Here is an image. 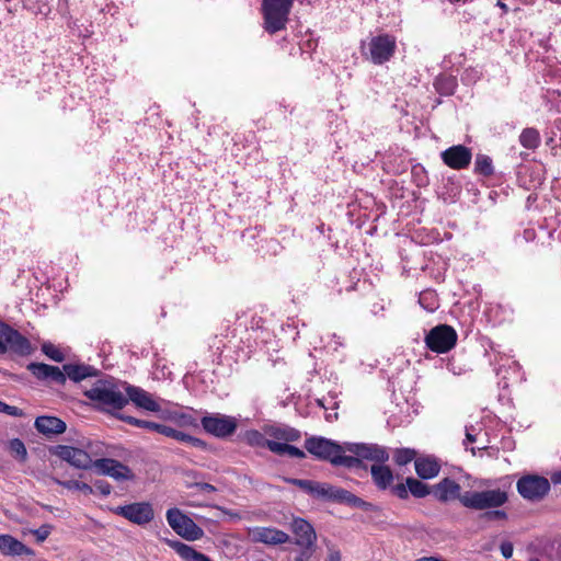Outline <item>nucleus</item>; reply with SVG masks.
I'll return each mask as SVG.
<instances>
[{
	"mask_svg": "<svg viewBox=\"0 0 561 561\" xmlns=\"http://www.w3.org/2000/svg\"><path fill=\"white\" fill-rule=\"evenodd\" d=\"M114 512L127 520L140 526L150 523L154 517L153 508L151 504L147 502H137L118 506Z\"/></svg>",
	"mask_w": 561,
	"mask_h": 561,
	"instance_id": "nucleus-12",
	"label": "nucleus"
},
{
	"mask_svg": "<svg viewBox=\"0 0 561 561\" xmlns=\"http://www.w3.org/2000/svg\"><path fill=\"white\" fill-rule=\"evenodd\" d=\"M0 412L2 413H5L8 415H11V416H23V411L18 408V407H14V405H9L2 401H0Z\"/></svg>",
	"mask_w": 561,
	"mask_h": 561,
	"instance_id": "nucleus-46",
	"label": "nucleus"
},
{
	"mask_svg": "<svg viewBox=\"0 0 561 561\" xmlns=\"http://www.w3.org/2000/svg\"><path fill=\"white\" fill-rule=\"evenodd\" d=\"M500 550L505 559H510L514 551L513 543L511 541H503L500 546Z\"/></svg>",
	"mask_w": 561,
	"mask_h": 561,
	"instance_id": "nucleus-48",
	"label": "nucleus"
},
{
	"mask_svg": "<svg viewBox=\"0 0 561 561\" xmlns=\"http://www.w3.org/2000/svg\"><path fill=\"white\" fill-rule=\"evenodd\" d=\"M83 448H78L67 445H57L51 449V453L78 469H89L93 467V457L99 455L98 450L93 449L92 443L82 444Z\"/></svg>",
	"mask_w": 561,
	"mask_h": 561,
	"instance_id": "nucleus-5",
	"label": "nucleus"
},
{
	"mask_svg": "<svg viewBox=\"0 0 561 561\" xmlns=\"http://www.w3.org/2000/svg\"><path fill=\"white\" fill-rule=\"evenodd\" d=\"M93 468H95L99 474L108 476L116 481H128L134 478L131 470L127 466L112 458L94 460Z\"/></svg>",
	"mask_w": 561,
	"mask_h": 561,
	"instance_id": "nucleus-13",
	"label": "nucleus"
},
{
	"mask_svg": "<svg viewBox=\"0 0 561 561\" xmlns=\"http://www.w3.org/2000/svg\"><path fill=\"white\" fill-rule=\"evenodd\" d=\"M250 537L254 542H262L265 545H280L289 540V536L279 529L268 527H254L250 529Z\"/></svg>",
	"mask_w": 561,
	"mask_h": 561,
	"instance_id": "nucleus-18",
	"label": "nucleus"
},
{
	"mask_svg": "<svg viewBox=\"0 0 561 561\" xmlns=\"http://www.w3.org/2000/svg\"><path fill=\"white\" fill-rule=\"evenodd\" d=\"M201 423L205 432L219 438L232 435L238 427L236 417L219 413L203 416Z\"/></svg>",
	"mask_w": 561,
	"mask_h": 561,
	"instance_id": "nucleus-11",
	"label": "nucleus"
},
{
	"mask_svg": "<svg viewBox=\"0 0 561 561\" xmlns=\"http://www.w3.org/2000/svg\"><path fill=\"white\" fill-rule=\"evenodd\" d=\"M27 369L39 380H51L56 383L64 385L66 376L57 366H50L44 363H31Z\"/></svg>",
	"mask_w": 561,
	"mask_h": 561,
	"instance_id": "nucleus-20",
	"label": "nucleus"
},
{
	"mask_svg": "<svg viewBox=\"0 0 561 561\" xmlns=\"http://www.w3.org/2000/svg\"><path fill=\"white\" fill-rule=\"evenodd\" d=\"M325 561H341V553L339 550L330 549Z\"/></svg>",
	"mask_w": 561,
	"mask_h": 561,
	"instance_id": "nucleus-55",
	"label": "nucleus"
},
{
	"mask_svg": "<svg viewBox=\"0 0 561 561\" xmlns=\"http://www.w3.org/2000/svg\"><path fill=\"white\" fill-rule=\"evenodd\" d=\"M169 405H171V402H169L164 399H161L160 411H158L156 413L159 415V417H161L163 420L173 421V419L175 417L174 415L176 414L178 410L171 409V408H169ZM172 407H176V405L172 404Z\"/></svg>",
	"mask_w": 561,
	"mask_h": 561,
	"instance_id": "nucleus-40",
	"label": "nucleus"
},
{
	"mask_svg": "<svg viewBox=\"0 0 561 561\" xmlns=\"http://www.w3.org/2000/svg\"><path fill=\"white\" fill-rule=\"evenodd\" d=\"M497 7H500L503 10L504 13H506L508 11L507 5L504 2H502V1L497 2Z\"/></svg>",
	"mask_w": 561,
	"mask_h": 561,
	"instance_id": "nucleus-58",
	"label": "nucleus"
},
{
	"mask_svg": "<svg viewBox=\"0 0 561 561\" xmlns=\"http://www.w3.org/2000/svg\"><path fill=\"white\" fill-rule=\"evenodd\" d=\"M419 302L426 311L433 312L438 308V299L433 290H424L420 294Z\"/></svg>",
	"mask_w": 561,
	"mask_h": 561,
	"instance_id": "nucleus-34",
	"label": "nucleus"
},
{
	"mask_svg": "<svg viewBox=\"0 0 561 561\" xmlns=\"http://www.w3.org/2000/svg\"><path fill=\"white\" fill-rule=\"evenodd\" d=\"M0 344L2 345L0 355L12 353L19 356H27L34 351L27 337L4 322L3 325H0Z\"/></svg>",
	"mask_w": 561,
	"mask_h": 561,
	"instance_id": "nucleus-6",
	"label": "nucleus"
},
{
	"mask_svg": "<svg viewBox=\"0 0 561 561\" xmlns=\"http://www.w3.org/2000/svg\"><path fill=\"white\" fill-rule=\"evenodd\" d=\"M416 453L411 448L397 449L393 459L399 466H404L415 459Z\"/></svg>",
	"mask_w": 561,
	"mask_h": 561,
	"instance_id": "nucleus-39",
	"label": "nucleus"
},
{
	"mask_svg": "<svg viewBox=\"0 0 561 561\" xmlns=\"http://www.w3.org/2000/svg\"><path fill=\"white\" fill-rule=\"evenodd\" d=\"M476 435L472 433L471 428H466V439L463 440V445L467 447L468 444H472L476 442Z\"/></svg>",
	"mask_w": 561,
	"mask_h": 561,
	"instance_id": "nucleus-54",
	"label": "nucleus"
},
{
	"mask_svg": "<svg viewBox=\"0 0 561 561\" xmlns=\"http://www.w3.org/2000/svg\"><path fill=\"white\" fill-rule=\"evenodd\" d=\"M83 394L100 410L112 412L123 409L128 399L113 378L98 379Z\"/></svg>",
	"mask_w": 561,
	"mask_h": 561,
	"instance_id": "nucleus-1",
	"label": "nucleus"
},
{
	"mask_svg": "<svg viewBox=\"0 0 561 561\" xmlns=\"http://www.w3.org/2000/svg\"><path fill=\"white\" fill-rule=\"evenodd\" d=\"M405 483L409 492L415 497H424L430 493L427 485L420 480L408 478Z\"/></svg>",
	"mask_w": 561,
	"mask_h": 561,
	"instance_id": "nucleus-37",
	"label": "nucleus"
},
{
	"mask_svg": "<svg viewBox=\"0 0 561 561\" xmlns=\"http://www.w3.org/2000/svg\"><path fill=\"white\" fill-rule=\"evenodd\" d=\"M442 160L446 165L455 170L467 168L472 159V152L469 148L457 145L453 146L440 153Z\"/></svg>",
	"mask_w": 561,
	"mask_h": 561,
	"instance_id": "nucleus-17",
	"label": "nucleus"
},
{
	"mask_svg": "<svg viewBox=\"0 0 561 561\" xmlns=\"http://www.w3.org/2000/svg\"><path fill=\"white\" fill-rule=\"evenodd\" d=\"M49 533L50 531L48 526H42L34 531L38 541H44L49 536Z\"/></svg>",
	"mask_w": 561,
	"mask_h": 561,
	"instance_id": "nucleus-51",
	"label": "nucleus"
},
{
	"mask_svg": "<svg viewBox=\"0 0 561 561\" xmlns=\"http://www.w3.org/2000/svg\"><path fill=\"white\" fill-rule=\"evenodd\" d=\"M291 530L296 537L297 546H316L317 535L310 523L304 518H294Z\"/></svg>",
	"mask_w": 561,
	"mask_h": 561,
	"instance_id": "nucleus-19",
	"label": "nucleus"
},
{
	"mask_svg": "<svg viewBox=\"0 0 561 561\" xmlns=\"http://www.w3.org/2000/svg\"><path fill=\"white\" fill-rule=\"evenodd\" d=\"M265 431L249 430L243 434V440L251 447L267 448L271 439L266 438Z\"/></svg>",
	"mask_w": 561,
	"mask_h": 561,
	"instance_id": "nucleus-30",
	"label": "nucleus"
},
{
	"mask_svg": "<svg viewBox=\"0 0 561 561\" xmlns=\"http://www.w3.org/2000/svg\"><path fill=\"white\" fill-rule=\"evenodd\" d=\"M174 416L175 417L173 419L172 422L176 423L180 426H193L196 424L195 419L187 413L178 411Z\"/></svg>",
	"mask_w": 561,
	"mask_h": 561,
	"instance_id": "nucleus-44",
	"label": "nucleus"
},
{
	"mask_svg": "<svg viewBox=\"0 0 561 561\" xmlns=\"http://www.w3.org/2000/svg\"><path fill=\"white\" fill-rule=\"evenodd\" d=\"M474 171L484 176H489L493 173L492 159L485 154H477L474 161Z\"/></svg>",
	"mask_w": 561,
	"mask_h": 561,
	"instance_id": "nucleus-33",
	"label": "nucleus"
},
{
	"mask_svg": "<svg viewBox=\"0 0 561 561\" xmlns=\"http://www.w3.org/2000/svg\"><path fill=\"white\" fill-rule=\"evenodd\" d=\"M347 450L352 451L359 460L375 461V465L383 463L389 459L387 449L376 444H347Z\"/></svg>",
	"mask_w": 561,
	"mask_h": 561,
	"instance_id": "nucleus-15",
	"label": "nucleus"
},
{
	"mask_svg": "<svg viewBox=\"0 0 561 561\" xmlns=\"http://www.w3.org/2000/svg\"><path fill=\"white\" fill-rule=\"evenodd\" d=\"M319 497L337 503L348 504L354 507H363L366 505L365 501L348 492L347 490L328 483H322Z\"/></svg>",
	"mask_w": 561,
	"mask_h": 561,
	"instance_id": "nucleus-16",
	"label": "nucleus"
},
{
	"mask_svg": "<svg viewBox=\"0 0 561 561\" xmlns=\"http://www.w3.org/2000/svg\"><path fill=\"white\" fill-rule=\"evenodd\" d=\"M9 450L13 457H15L18 460L22 462H24L27 458L25 445L19 438H14L9 442Z\"/></svg>",
	"mask_w": 561,
	"mask_h": 561,
	"instance_id": "nucleus-38",
	"label": "nucleus"
},
{
	"mask_svg": "<svg viewBox=\"0 0 561 561\" xmlns=\"http://www.w3.org/2000/svg\"><path fill=\"white\" fill-rule=\"evenodd\" d=\"M485 516L489 519H506L507 518V514L504 511H500V510L488 512L485 514Z\"/></svg>",
	"mask_w": 561,
	"mask_h": 561,
	"instance_id": "nucleus-52",
	"label": "nucleus"
},
{
	"mask_svg": "<svg viewBox=\"0 0 561 561\" xmlns=\"http://www.w3.org/2000/svg\"><path fill=\"white\" fill-rule=\"evenodd\" d=\"M265 434L276 442H296L300 438L299 431L287 425L265 426Z\"/></svg>",
	"mask_w": 561,
	"mask_h": 561,
	"instance_id": "nucleus-24",
	"label": "nucleus"
},
{
	"mask_svg": "<svg viewBox=\"0 0 561 561\" xmlns=\"http://www.w3.org/2000/svg\"><path fill=\"white\" fill-rule=\"evenodd\" d=\"M148 431L157 432L161 435H164L167 437L174 438L179 442H188L194 446H199L202 444V440L198 438H195L188 434H185L181 431H178L173 427L151 422L150 428Z\"/></svg>",
	"mask_w": 561,
	"mask_h": 561,
	"instance_id": "nucleus-25",
	"label": "nucleus"
},
{
	"mask_svg": "<svg viewBox=\"0 0 561 561\" xmlns=\"http://www.w3.org/2000/svg\"><path fill=\"white\" fill-rule=\"evenodd\" d=\"M424 341L432 352L443 354L456 345L457 333L450 325L439 324L428 331Z\"/></svg>",
	"mask_w": 561,
	"mask_h": 561,
	"instance_id": "nucleus-7",
	"label": "nucleus"
},
{
	"mask_svg": "<svg viewBox=\"0 0 561 561\" xmlns=\"http://www.w3.org/2000/svg\"><path fill=\"white\" fill-rule=\"evenodd\" d=\"M337 414L334 413V414H328L325 417L328 421H332L333 419H336Z\"/></svg>",
	"mask_w": 561,
	"mask_h": 561,
	"instance_id": "nucleus-59",
	"label": "nucleus"
},
{
	"mask_svg": "<svg viewBox=\"0 0 561 561\" xmlns=\"http://www.w3.org/2000/svg\"><path fill=\"white\" fill-rule=\"evenodd\" d=\"M125 391L128 401L130 400L137 408L153 413L160 411V401L162 398H156L145 389L128 383H125Z\"/></svg>",
	"mask_w": 561,
	"mask_h": 561,
	"instance_id": "nucleus-14",
	"label": "nucleus"
},
{
	"mask_svg": "<svg viewBox=\"0 0 561 561\" xmlns=\"http://www.w3.org/2000/svg\"><path fill=\"white\" fill-rule=\"evenodd\" d=\"M55 483L68 489V490H76V491H81L82 493L84 494H92L93 493V488L84 482H80V481H77V480H67V481H62V480H59V479H56L54 478L53 479Z\"/></svg>",
	"mask_w": 561,
	"mask_h": 561,
	"instance_id": "nucleus-36",
	"label": "nucleus"
},
{
	"mask_svg": "<svg viewBox=\"0 0 561 561\" xmlns=\"http://www.w3.org/2000/svg\"><path fill=\"white\" fill-rule=\"evenodd\" d=\"M291 484L302 489L307 493L318 496L320 495V490L322 486V483L313 482L310 480H302V479H290L288 480Z\"/></svg>",
	"mask_w": 561,
	"mask_h": 561,
	"instance_id": "nucleus-35",
	"label": "nucleus"
},
{
	"mask_svg": "<svg viewBox=\"0 0 561 561\" xmlns=\"http://www.w3.org/2000/svg\"><path fill=\"white\" fill-rule=\"evenodd\" d=\"M172 547L185 561H211L206 554L196 551L193 547L183 542H174Z\"/></svg>",
	"mask_w": 561,
	"mask_h": 561,
	"instance_id": "nucleus-29",
	"label": "nucleus"
},
{
	"mask_svg": "<svg viewBox=\"0 0 561 561\" xmlns=\"http://www.w3.org/2000/svg\"><path fill=\"white\" fill-rule=\"evenodd\" d=\"M393 492L394 494L400 497V499H407L408 497V494H409V489L407 486V484H397L394 488H393Z\"/></svg>",
	"mask_w": 561,
	"mask_h": 561,
	"instance_id": "nucleus-50",
	"label": "nucleus"
},
{
	"mask_svg": "<svg viewBox=\"0 0 561 561\" xmlns=\"http://www.w3.org/2000/svg\"><path fill=\"white\" fill-rule=\"evenodd\" d=\"M508 488L510 484L491 490L466 492L460 497V502L463 506L477 511L497 508L508 501Z\"/></svg>",
	"mask_w": 561,
	"mask_h": 561,
	"instance_id": "nucleus-4",
	"label": "nucleus"
},
{
	"mask_svg": "<svg viewBox=\"0 0 561 561\" xmlns=\"http://www.w3.org/2000/svg\"><path fill=\"white\" fill-rule=\"evenodd\" d=\"M287 443L288 442H283V440H280V442L270 440L267 448L274 454L285 455V454H287V449L289 446V444H287Z\"/></svg>",
	"mask_w": 561,
	"mask_h": 561,
	"instance_id": "nucleus-45",
	"label": "nucleus"
},
{
	"mask_svg": "<svg viewBox=\"0 0 561 561\" xmlns=\"http://www.w3.org/2000/svg\"><path fill=\"white\" fill-rule=\"evenodd\" d=\"M460 491V484L449 478L443 479L433 488L434 496L440 502H450L457 499L460 501L462 496Z\"/></svg>",
	"mask_w": 561,
	"mask_h": 561,
	"instance_id": "nucleus-21",
	"label": "nucleus"
},
{
	"mask_svg": "<svg viewBox=\"0 0 561 561\" xmlns=\"http://www.w3.org/2000/svg\"><path fill=\"white\" fill-rule=\"evenodd\" d=\"M417 476L422 479H432L439 472L440 466L434 457H420L414 460Z\"/></svg>",
	"mask_w": 561,
	"mask_h": 561,
	"instance_id": "nucleus-26",
	"label": "nucleus"
},
{
	"mask_svg": "<svg viewBox=\"0 0 561 561\" xmlns=\"http://www.w3.org/2000/svg\"><path fill=\"white\" fill-rule=\"evenodd\" d=\"M397 48L396 37L389 34L374 36L367 43V56L374 65H382L391 59Z\"/></svg>",
	"mask_w": 561,
	"mask_h": 561,
	"instance_id": "nucleus-8",
	"label": "nucleus"
},
{
	"mask_svg": "<svg viewBox=\"0 0 561 561\" xmlns=\"http://www.w3.org/2000/svg\"><path fill=\"white\" fill-rule=\"evenodd\" d=\"M516 488L523 499L537 502L548 494L550 482L547 478L538 474H526L518 479Z\"/></svg>",
	"mask_w": 561,
	"mask_h": 561,
	"instance_id": "nucleus-9",
	"label": "nucleus"
},
{
	"mask_svg": "<svg viewBox=\"0 0 561 561\" xmlns=\"http://www.w3.org/2000/svg\"><path fill=\"white\" fill-rule=\"evenodd\" d=\"M0 325H3V322L0 321ZM0 350H2V345L0 344Z\"/></svg>",
	"mask_w": 561,
	"mask_h": 561,
	"instance_id": "nucleus-61",
	"label": "nucleus"
},
{
	"mask_svg": "<svg viewBox=\"0 0 561 561\" xmlns=\"http://www.w3.org/2000/svg\"><path fill=\"white\" fill-rule=\"evenodd\" d=\"M201 491L203 492H215L216 488L209 483H199L197 484Z\"/></svg>",
	"mask_w": 561,
	"mask_h": 561,
	"instance_id": "nucleus-56",
	"label": "nucleus"
},
{
	"mask_svg": "<svg viewBox=\"0 0 561 561\" xmlns=\"http://www.w3.org/2000/svg\"><path fill=\"white\" fill-rule=\"evenodd\" d=\"M306 449L314 457L328 460L334 466H343L346 468H358L359 460L354 456L344 454V448L333 440L324 437H311L306 439Z\"/></svg>",
	"mask_w": 561,
	"mask_h": 561,
	"instance_id": "nucleus-2",
	"label": "nucleus"
},
{
	"mask_svg": "<svg viewBox=\"0 0 561 561\" xmlns=\"http://www.w3.org/2000/svg\"><path fill=\"white\" fill-rule=\"evenodd\" d=\"M519 142L526 149H536L540 144L539 131L531 127L525 128L519 135Z\"/></svg>",
	"mask_w": 561,
	"mask_h": 561,
	"instance_id": "nucleus-31",
	"label": "nucleus"
},
{
	"mask_svg": "<svg viewBox=\"0 0 561 561\" xmlns=\"http://www.w3.org/2000/svg\"><path fill=\"white\" fill-rule=\"evenodd\" d=\"M435 89L445 95L453 94L456 88V80L453 77L440 76L435 79Z\"/></svg>",
	"mask_w": 561,
	"mask_h": 561,
	"instance_id": "nucleus-32",
	"label": "nucleus"
},
{
	"mask_svg": "<svg viewBox=\"0 0 561 561\" xmlns=\"http://www.w3.org/2000/svg\"><path fill=\"white\" fill-rule=\"evenodd\" d=\"M42 351L46 356H48L50 359L55 362L64 360L62 352L51 343H44L42 345Z\"/></svg>",
	"mask_w": 561,
	"mask_h": 561,
	"instance_id": "nucleus-41",
	"label": "nucleus"
},
{
	"mask_svg": "<svg viewBox=\"0 0 561 561\" xmlns=\"http://www.w3.org/2000/svg\"><path fill=\"white\" fill-rule=\"evenodd\" d=\"M550 479L553 484H561V470L553 472Z\"/></svg>",
	"mask_w": 561,
	"mask_h": 561,
	"instance_id": "nucleus-57",
	"label": "nucleus"
},
{
	"mask_svg": "<svg viewBox=\"0 0 561 561\" xmlns=\"http://www.w3.org/2000/svg\"><path fill=\"white\" fill-rule=\"evenodd\" d=\"M374 483L380 490H386L393 482V473L391 469L383 463L373 465L370 468Z\"/></svg>",
	"mask_w": 561,
	"mask_h": 561,
	"instance_id": "nucleus-28",
	"label": "nucleus"
},
{
	"mask_svg": "<svg viewBox=\"0 0 561 561\" xmlns=\"http://www.w3.org/2000/svg\"><path fill=\"white\" fill-rule=\"evenodd\" d=\"M294 0H262L263 28L275 34L286 28Z\"/></svg>",
	"mask_w": 561,
	"mask_h": 561,
	"instance_id": "nucleus-3",
	"label": "nucleus"
},
{
	"mask_svg": "<svg viewBox=\"0 0 561 561\" xmlns=\"http://www.w3.org/2000/svg\"><path fill=\"white\" fill-rule=\"evenodd\" d=\"M0 553L3 556L18 557L30 556L33 551L11 535H0Z\"/></svg>",
	"mask_w": 561,
	"mask_h": 561,
	"instance_id": "nucleus-22",
	"label": "nucleus"
},
{
	"mask_svg": "<svg viewBox=\"0 0 561 561\" xmlns=\"http://www.w3.org/2000/svg\"><path fill=\"white\" fill-rule=\"evenodd\" d=\"M286 455L294 457V458H304L305 457V453L301 449H299L293 445L288 446Z\"/></svg>",
	"mask_w": 561,
	"mask_h": 561,
	"instance_id": "nucleus-53",
	"label": "nucleus"
},
{
	"mask_svg": "<svg viewBox=\"0 0 561 561\" xmlns=\"http://www.w3.org/2000/svg\"><path fill=\"white\" fill-rule=\"evenodd\" d=\"M167 520L170 527L181 537L187 540H196L203 536V529L192 518L183 514L179 508L167 511Z\"/></svg>",
	"mask_w": 561,
	"mask_h": 561,
	"instance_id": "nucleus-10",
	"label": "nucleus"
},
{
	"mask_svg": "<svg viewBox=\"0 0 561 561\" xmlns=\"http://www.w3.org/2000/svg\"><path fill=\"white\" fill-rule=\"evenodd\" d=\"M343 346H344V341L341 336H339L336 334H329L327 336V341L324 342V347H327L328 350L336 352L339 350V347H343Z\"/></svg>",
	"mask_w": 561,
	"mask_h": 561,
	"instance_id": "nucleus-43",
	"label": "nucleus"
},
{
	"mask_svg": "<svg viewBox=\"0 0 561 561\" xmlns=\"http://www.w3.org/2000/svg\"><path fill=\"white\" fill-rule=\"evenodd\" d=\"M317 403H318L319 407H321L323 409L325 408L324 404H323V400L322 399H317Z\"/></svg>",
	"mask_w": 561,
	"mask_h": 561,
	"instance_id": "nucleus-60",
	"label": "nucleus"
},
{
	"mask_svg": "<svg viewBox=\"0 0 561 561\" xmlns=\"http://www.w3.org/2000/svg\"><path fill=\"white\" fill-rule=\"evenodd\" d=\"M34 425L41 434L46 436L61 434L67 428L62 420L47 415L38 416Z\"/></svg>",
	"mask_w": 561,
	"mask_h": 561,
	"instance_id": "nucleus-23",
	"label": "nucleus"
},
{
	"mask_svg": "<svg viewBox=\"0 0 561 561\" xmlns=\"http://www.w3.org/2000/svg\"><path fill=\"white\" fill-rule=\"evenodd\" d=\"M94 488L98 492H100L102 495H108L112 491L111 485L105 481H96L94 483Z\"/></svg>",
	"mask_w": 561,
	"mask_h": 561,
	"instance_id": "nucleus-49",
	"label": "nucleus"
},
{
	"mask_svg": "<svg viewBox=\"0 0 561 561\" xmlns=\"http://www.w3.org/2000/svg\"><path fill=\"white\" fill-rule=\"evenodd\" d=\"M62 371L66 376V379L69 378L75 382H79L85 379L87 377L94 376L98 370L89 365L66 364L62 367Z\"/></svg>",
	"mask_w": 561,
	"mask_h": 561,
	"instance_id": "nucleus-27",
	"label": "nucleus"
},
{
	"mask_svg": "<svg viewBox=\"0 0 561 561\" xmlns=\"http://www.w3.org/2000/svg\"><path fill=\"white\" fill-rule=\"evenodd\" d=\"M118 419L133 425V426L140 427V428L149 430L150 425H151L150 421L139 420L134 416H129V415H125V414H118Z\"/></svg>",
	"mask_w": 561,
	"mask_h": 561,
	"instance_id": "nucleus-42",
	"label": "nucleus"
},
{
	"mask_svg": "<svg viewBox=\"0 0 561 561\" xmlns=\"http://www.w3.org/2000/svg\"><path fill=\"white\" fill-rule=\"evenodd\" d=\"M302 549L300 553L295 558V561H311L314 553L316 546H300Z\"/></svg>",
	"mask_w": 561,
	"mask_h": 561,
	"instance_id": "nucleus-47",
	"label": "nucleus"
}]
</instances>
